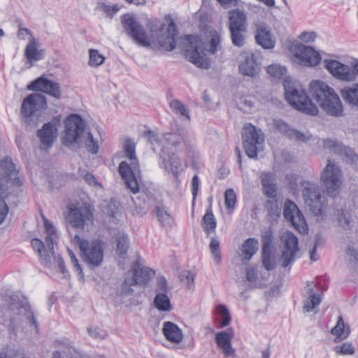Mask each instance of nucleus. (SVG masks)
I'll use <instances>...</instances> for the list:
<instances>
[{"mask_svg":"<svg viewBox=\"0 0 358 358\" xmlns=\"http://www.w3.org/2000/svg\"><path fill=\"white\" fill-rule=\"evenodd\" d=\"M64 134L62 137V144L67 147L77 145L85 147L88 152L95 155L99 152V145L92 133L86 130L84 120L77 114L70 115L64 120Z\"/></svg>","mask_w":358,"mask_h":358,"instance_id":"obj_1","label":"nucleus"},{"mask_svg":"<svg viewBox=\"0 0 358 358\" xmlns=\"http://www.w3.org/2000/svg\"><path fill=\"white\" fill-rule=\"evenodd\" d=\"M209 38V43L205 44L199 36H186V57L191 63L204 69L210 67V61L206 52L214 54L220 46L221 36L217 31H210Z\"/></svg>","mask_w":358,"mask_h":358,"instance_id":"obj_2","label":"nucleus"},{"mask_svg":"<svg viewBox=\"0 0 358 358\" xmlns=\"http://www.w3.org/2000/svg\"><path fill=\"white\" fill-rule=\"evenodd\" d=\"M312 97L329 115L338 117L343 115V106L334 89L321 80H313L309 85Z\"/></svg>","mask_w":358,"mask_h":358,"instance_id":"obj_3","label":"nucleus"},{"mask_svg":"<svg viewBox=\"0 0 358 358\" xmlns=\"http://www.w3.org/2000/svg\"><path fill=\"white\" fill-rule=\"evenodd\" d=\"M123 149L124 155L130 161V164L125 161L122 162L118 166V171L127 187L133 194H136L139 191L138 178L141 171L136 156V143L132 139L127 138Z\"/></svg>","mask_w":358,"mask_h":358,"instance_id":"obj_4","label":"nucleus"},{"mask_svg":"<svg viewBox=\"0 0 358 358\" xmlns=\"http://www.w3.org/2000/svg\"><path fill=\"white\" fill-rule=\"evenodd\" d=\"M283 86L285 99L292 106L308 115H316L318 113L317 106L312 103L300 84L285 78Z\"/></svg>","mask_w":358,"mask_h":358,"instance_id":"obj_5","label":"nucleus"},{"mask_svg":"<svg viewBox=\"0 0 358 358\" xmlns=\"http://www.w3.org/2000/svg\"><path fill=\"white\" fill-rule=\"evenodd\" d=\"M73 241L78 246L83 262L90 268H97L102 264L104 257V243L102 241L95 239L90 241L76 235Z\"/></svg>","mask_w":358,"mask_h":358,"instance_id":"obj_6","label":"nucleus"},{"mask_svg":"<svg viewBox=\"0 0 358 358\" xmlns=\"http://www.w3.org/2000/svg\"><path fill=\"white\" fill-rule=\"evenodd\" d=\"M0 224H1L7 216L8 207L4 201L6 196L7 186L6 182L10 181L13 184L20 185L22 181L17 176V171L15 164L10 159H3L0 161Z\"/></svg>","mask_w":358,"mask_h":358,"instance_id":"obj_7","label":"nucleus"},{"mask_svg":"<svg viewBox=\"0 0 358 358\" xmlns=\"http://www.w3.org/2000/svg\"><path fill=\"white\" fill-rule=\"evenodd\" d=\"M320 181L329 196L334 198L338 195L343 182V173L340 166L334 161L328 159L326 166L320 173Z\"/></svg>","mask_w":358,"mask_h":358,"instance_id":"obj_8","label":"nucleus"},{"mask_svg":"<svg viewBox=\"0 0 358 358\" xmlns=\"http://www.w3.org/2000/svg\"><path fill=\"white\" fill-rule=\"evenodd\" d=\"M301 185L303 187V199L308 210L315 216L321 215L325 203V197L322 195L319 185L309 180H303Z\"/></svg>","mask_w":358,"mask_h":358,"instance_id":"obj_9","label":"nucleus"},{"mask_svg":"<svg viewBox=\"0 0 358 358\" xmlns=\"http://www.w3.org/2000/svg\"><path fill=\"white\" fill-rule=\"evenodd\" d=\"M122 21L126 34L138 45L148 47L155 42V34H148L143 26L134 17L124 15Z\"/></svg>","mask_w":358,"mask_h":358,"instance_id":"obj_10","label":"nucleus"},{"mask_svg":"<svg viewBox=\"0 0 358 358\" xmlns=\"http://www.w3.org/2000/svg\"><path fill=\"white\" fill-rule=\"evenodd\" d=\"M242 140L248 157L257 159L258 151L262 148L264 142L262 131L257 130L251 123H247L243 128Z\"/></svg>","mask_w":358,"mask_h":358,"instance_id":"obj_11","label":"nucleus"},{"mask_svg":"<svg viewBox=\"0 0 358 358\" xmlns=\"http://www.w3.org/2000/svg\"><path fill=\"white\" fill-rule=\"evenodd\" d=\"M68 208L69 212L66 215V219L73 227L83 229L86 225L93 223L94 214L90 205L87 203L78 206L71 204Z\"/></svg>","mask_w":358,"mask_h":358,"instance_id":"obj_12","label":"nucleus"},{"mask_svg":"<svg viewBox=\"0 0 358 358\" xmlns=\"http://www.w3.org/2000/svg\"><path fill=\"white\" fill-rule=\"evenodd\" d=\"M47 108L46 98L40 94H31L27 96L21 106V114L24 117L40 115Z\"/></svg>","mask_w":358,"mask_h":358,"instance_id":"obj_13","label":"nucleus"},{"mask_svg":"<svg viewBox=\"0 0 358 358\" xmlns=\"http://www.w3.org/2000/svg\"><path fill=\"white\" fill-rule=\"evenodd\" d=\"M283 215L285 218L289 221L299 232L306 234L308 231V226L304 217L293 201L285 202Z\"/></svg>","mask_w":358,"mask_h":358,"instance_id":"obj_14","label":"nucleus"},{"mask_svg":"<svg viewBox=\"0 0 358 358\" xmlns=\"http://www.w3.org/2000/svg\"><path fill=\"white\" fill-rule=\"evenodd\" d=\"M292 51L294 57L302 65L315 66L320 62V55L311 47L298 44L292 48Z\"/></svg>","mask_w":358,"mask_h":358,"instance_id":"obj_15","label":"nucleus"},{"mask_svg":"<svg viewBox=\"0 0 358 358\" xmlns=\"http://www.w3.org/2000/svg\"><path fill=\"white\" fill-rule=\"evenodd\" d=\"M281 240L284 244L281 255L282 266L287 267L294 260L295 255L299 251L298 238L294 234L287 231L282 236Z\"/></svg>","mask_w":358,"mask_h":358,"instance_id":"obj_16","label":"nucleus"},{"mask_svg":"<svg viewBox=\"0 0 358 358\" xmlns=\"http://www.w3.org/2000/svg\"><path fill=\"white\" fill-rule=\"evenodd\" d=\"M324 64V67L334 77L343 81L354 80L351 62L350 65H345L335 59H326Z\"/></svg>","mask_w":358,"mask_h":358,"instance_id":"obj_17","label":"nucleus"},{"mask_svg":"<svg viewBox=\"0 0 358 358\" xmlns=\"http://www.w3.org/2000/svg\"><path fill=\"white\" fill-rule=\"evenodd\" d=\"M28 89L32 91L44 92L57 99H59L62 97L59 84L45 77H40L32 81L28 85Z\"/></svg>","mask_w":358,"mask_h":358,"instance_id":"obj_18","label":"nucleus"},{"mask_svg":"<svg viewBox=\"0 0 358 358\" xmlns=\"http://www.w3.org/2000/svg\"><path fill=\"white\" fill-rule=\"evenodd\" d=\"M133 278L131 280L125 279L124 284L129 286L134 285H145L155 275L154 271L145 267L138 260L136 261L132 266Z\"/></svg>","mask_w":358,"mask_h":358,"instance_id":"obj_19","label":"nucleus"},{"mask_svg":"<svg viewBox=\"0 0 358 358\" xmlns=\"http://www.w3.org/2000/svg\"><path fill=\"white\" fill-rule=\"evenodd\" d=\"M274 124L279 132L285 135L289 139L297 142L307 143L313 138V136L309 132L302 133L291 128L287 122L282 120H275Z\"/></svg>","mask_w":358,"mask_h":358,"instance_id":"obj_20","label":"nucleus"},{"mask_svg":"<svg viewBox=\"0 0 358 358\" xmlns=\"http://www.w3.org/2000/svg\"><path fill=\"white\" fill-rule=\"evenodd\" d=\"M243 61L239 65L240 72L245 75L254 77L260 71L259 58L255 53L244 52L243 54Z\"/></svg>","mask_w":358,"mask_h":358,"instance_id":"obj_21","label":"nucleus"},{"mask_svg":"<svg viewBox=\"0 0 358 358\" xmlns=\"http://www.w3.org/2000/svg\"><path fill=\"white\" fill-rule=\"evenodd\" d=\"M164 138L169 145L174 148L177 151H180L182 148H185L187 152H194V143L179 133H166L164 135Z\"/></svg>","mask_w":358,"mask_h":358,"instance_id":"obj_22","label":"nucleus"},{"mask_svg":"<svg viewBox=\"0 0 358 358\" xmlns=\"http://www.w3.org/2000/svg\"><path fill=\"white\" fill-rule=\"evenodd\" d=\"M233 336L234 333L231 329L220 331L215 334V343L225 358H234L236 356V350L231 346Z\"/></svg>","mask_w":358,"mask_h":358,"instance_id":"obj_23","label":"nucleus"},{"mask_svg":"<svg viewBox=\"0 0 358 358\" xmlns=\"http://www.w3.org/2000/svg\"><path fill=\"white\" fill-rule=\"evenodd\" d=\"M10 299L13 308H16L19 311V313L24 314L26 316L27 320H28L36 329H38L37 321L33 312L31 310L27 299L19 294H12Z\"/></svg>","mask_w":358,"mask_h":358,"instance_id":"obj_24","label":"nucleus"},{"mask_svg":"<svg viewBox=\"0 0 358 358\" xmlns=\"http://www.w3.org/2000/svg\"><path fill=\"white\" fill-rule=\"evenodd\" d=\"M160 159L159 166L175 176L183 170L181 160L176 153L168 154L167 157H165V151L163 148Z\"/></svg>","mask_w":358,"mask_h":358,"instance_id":"obj_25","label":"nucleus"},{"mask_svg":"<svg viewBox=\"0 0 358 358\" xmlns=\"http://www.w3.org/2000/svg\"><path fill=\"white\" fill-rule=\"evenodd\" d=\"M255 27L256 42L264 49L273 48L275 42L267 26L264 23H259L255 24Z\"/></svg>","mask_w":358,"mask_h":358,"instance_id":"obj_26","label":"nucleus"},{"mask_svg":"<svg viewBox=\"0 0 358 358\" xmlns=\"http://www.w3.org/2000/svg\"><path fill=\"white\" fill-rule=\"evenodd\" d=\"M37 135L40 138L43 148L52 147L57 135V128L55 124L51 122L43 124L41 129L38 130Z\"/></svg>","mask_w":358,"mask_h":358,"instance_id":"obj_27","label":"nucleus"},{"mask_svg":"<svg viewBox=\"0 0 358 358\" xmlns=\"http://www.w3.org/2000/svg\"><path fill=\"white\" fill-rule=\"evenodd\" d=\"M40 43L34 36L29 38V41L24 49V56L31 63L44 59L45 50L40 49Z\"/></svg>","mask_w":358,"mask_h":358,"instance_id":"obj_28","label":"nucleus"},{"mask_svg":"<svg viewBox=\"0 0 358 358\" xmlns=\"http://www.w3.org/2000/svg\"><path fill=\"white\" fill-rule=\"evenodd\" d=\"M178 31L173 22H171L169 24L165 36H157L156 41L165 50H173L176 46V37Z\"/></svg>","mask_w":358,"mask_h":358,"instance_id":"obj_29","label":"nucleus"},{"mask_svg":"<svg viewBox=\"0 0 358 358\" xmlns=\"http://www.w3.org/2000/svg\"><path fill=\"white\" fill-rule=\"evenodd\" d=\"M162 332L165 338L173 343H179L183 339L182 331L179 327L172 322H164Z\"/></svg>","mask_w":358,"mask_h":358,"instance_id":"obj_30","label":"nucleus"},{"mask_svg":"<svg viewBox=\"0 0 358 358\" xmlns=\"http://www.w3.org/2000/svg\"><path fill=\"white\" fill-rule=\"evenodd\" d=\"M229 29L238 28L247 29V17L243 11L234 9L229 13Z\"/></svg>","mask_w":358,"mask_h":358,"instance_id":"obj_31","label":"nucleus"},{"mask_svg":"<svg viewBox=\"0 0 358 358\" xmlns=\"http://www.w3.org/2000/svg\"><path fill=\"white\" fill-rule=\"evenodd\" d=\"M105 220L117 224L118 217L121 215L120 205L115 199H110L108 205L103 208Z\"/></svg>","mask_w":358,"mask_h":358,"instance_id":"obj_32","label":"nucleus"},{"mask_svg":"<svg viewBox=\"0 0 358 358\" xmlns=\"http://www.w3.org/2000/svg\"><path fill=\"white\" fill-rule=\"evenodd\" d=\"M33 249L38 254L41 264L45 267H49L50 264V255L45 250V244L38 238L31 240Z\"/></svg>","mask_w":358,"mask_h":358,"instance_id":"obj_33","label":"nucleus"},{"mask_svg":"<svg viewBox=\"0 0 358 358\" xmlns=\"http://www.w3.org/2000/svg\"><path fill=\"white\" fill-rule=\"evenodd\" d=\"M341 95L346 103L352 106H358V84L344 87Z\"/></svg>","mask_w":358,"mask_h":358,"instance_id":"obj_34","label":"nucleus"},{"mask_svg":"<svg viewBox=\"0 0 358 358\" xmlns=\"http://www.w3.org/2000/svg\"><path fill=\"white\" fill-rule=\"evenodd\" d=\"M116 242L117 254L120 258L125 259L129 247L128 236L123 232L119 233L116 237Z\"/></svg>","mask_w":358,"mask_h":358,"instance_id":"obj_35","label":"nucleus"},{"mask_svg":"<svg viewBox=\"0 0 358 358\" xmlns=\"http://www.w3.org/2000/svg\"><path fill=\"white\" fill-rule=\"evenodd\" d=\"M201 225L208 235L215 229L217 222L210 207L206 210L201 220Z\"/></svg>","mask_w":358,"mask_h":358,"instance_id":"obj_36","label":"nucleus"},{"mask_svg":"<svg viewBox=\"0 0 358 358\" xmlns=\"http://www.w3.org/2000/svg\"><path fill=\"white\" fill-rule=\"evenodd\" d=\"M331 334L336 336L335 342L345 339L350 334V328L345 326L343 318L339 317L336 325L331 329Z\"/></svg>","mask_w":358,"mask_h":358,"instance_id":"obj_37","label":"nucleus"},{"mask_svg":"<svg viewBox=\"0 0 358 358\" xmlns=\"http://www.w3.org/2000/svg\"><path fill=\"white\" fill-rule=\"evenodd\" d=\"M308 297L303 306L306 312H311L315 310L322 301L321 296L319 294L315 292L313 289H308Z\"/></svg>","mask_w":358,"mask_h":358,"instance_id":"obj_38","label":"nucleus"},{"mask_svg":"<svg viewBox=\"0 0 358 358\" xmlns=\"http://www.w3.org/2000/svg\"><path fill=\"white\" fill-rule=\"evenodd\" d=\"M155 307L161 311H170L173 309L171 301L165 293H158L154 299Z\"/></svg>","mask_w":358,"mask_h":358,"instance_id":"obj_39","label":"nucleus"},{"mask_svg":"<svg viewBox=\"0 0 358 358\" xmlns=\"http://www.w3.org/2000/svg\"><path fill=\"white\" fill-rule=\"evenodd\" d=\"M258 250V241L255 238H250L243 244L242 252L246 260H250Z\"/></svg>","mask_w":358,"mask_h":358,"instance_id":"obj_40","label":"nucleus"},{"mask_svg":"<svg viewBox=\"0 0 358 358\" xmlns=\"http://www.w3.org/2000/svg\"><path fill=\"white\" fill-rule=\"evenodd\" d=\"M229 31L233 45L237 47L243 46L245 41V34L247 29L241 28L231 29Z\"/></svg>","mask_w":358,"mask_h":358,"instance_id":"obj_41","label":"nucleus"},{"mask_svg":"<svg viewBox=\"0 0 358 358\" xmlns=\"http://www.w3.org/2000/svg\"><path fill=\"white\" fill-rule=\"evenodd\" d=\"M155 212L161 224L163 227H171L173 221L171 215L162 206L156 207Z\"/></svg>","mask_w":358,"mask_h":358,"instance_id":"obj_42","label":"nucleus"},{"mask_svg":"<svg viewBox=\"0 0 358 358\" xmlns=\"http://www.w3.org/2000/svg\"><path fill=\"white\" fill-rule=\"evenodd\" d=\"M323 147L325 150H328L330 152L340 155L343 151L345 148L340 142L330 138L323 140Z\"/></svg>","mask_w":358,"mask_h":358,"instance_id":"obj_43","label":"nucleus"},{"mask_svg":"<svg viewBox=\"0 0 358 358\" xmlns=\"http://www.w3.org/2000/svg\"><path fill=\"white\" fill-rule=\"evenodd\" d=\"M170 107L176 113L184 116L189 120V110L187 106L178 99L172 100L170 102Z\"/></svg>","mask_w":358,"mask_h":358,"instance_id":"obj_44","label":"nucleus"},{"mask_svg":"<svg viewBox=\"0 0 358 358\" xmlns=\"http://www.w3.org/2000/svg\"><path fill=\"white\" fill-rule=\"evenodd\" d=\"M96 9L103 11L106 14L107 17L112 18L119 11L120 7L117 4L110 6L105 2H98Z\"/></svg>","mask_w":358,"mask_h":358,"instance_id":"obj_45","label":"nucleus"},{"mask_svg":"<svg viewBox=\"0 0 358 358\" xmlns=\"http://www.w3.org/2000/svg\"><path fill=\"white\" fill-rule=\"evenodd\" d=\"M272 255V250H262V264L267 271H271L275 267V262Z\"/></svg>","mask_w":358,"mask_h":358,"instance_id":"obj_46","label":"nucleus"},{"mask_svg":"<svg viewBox=\"0 0 358 358\" xmlns=\"http://www.w3.org/2000/svg\"><path fill=\"white\" fill-rule=\"evenodd\" d=\"M89 55V65L90 66H98L103 64L105 62V57L100 54L97 50H90Z\"/></svg>","mask_w":358,"mask_h":358,"instance_id":"obj_47","label":"nucleus"},{"mask_svg":"<svg viewBox=\"0 0 358 358\" xmlns=\"http://www.w3.org/2000/svg\"><path fill=\"white\" fill-rule=\"evenodd\" d=\"M210 252L217 264H220L222 259L220 241L215 238H212L210 243Z\"/></svg>","mask_w":358,"mask_h":358,"instance_id":"obj_48","label":"nucleus"},{"mask_svg":"<svg viewBox=\"0 0 358 358\" xmlns=\"http://www.w3.org/2000/svg\"><path fill=\"white\" fill-rule=\"evenodd\" d=\"M143 137L147 139L148 143L152 146V149L155 151V146H159L161 140L158 134L152 130H148L143 133Z\"/></svg>","mask_w":358,"mask_h":358,"instance_id":"obj_49","label":"nucleus"},{"mask_svg":"<svg viewBox=\"0 0 358 358\" xmlns=\"http://www.w3.org/2000/svg\"><path fill=\"white\" fill-rule=\"evenodd\" d=\"M55 346L59 348L66 357H71L74 352V348L72 347L71 342L67 339L57 341Z\"/></svg>","mask_w":358,"mask_h":358,"instance_id":"obj_50","label":"nucleus"},{"mask_svg":"<svg viewBox=\"0 0 358 358\" xmlns=\"http://www.w3.org/2000/svg\"><path fill=\"white\" fill-rule=\"evenodd\" d=\"M224 201L227 209L232 210L236 203V194L234 189H228L224 194Z\"/></svg>","mask_w":358,"mask_h":358,"instance_id":"obj_51","label":"nucleus"},{"mask_svg":"<svg viewBox=\"0 0 358 358\" xmlns=\"http://www.w3.org/2000/svg\"><path fill=\"white\" fill-rule=\"evenodd\" d=\"M218 313L222 317V320L220 323L221 327H227L231 322V316L227 308L224 305H220L217 308Z\"/></svg>","mask_w":358,"mask_h":358,"instance_id":"obj_52","label":"nucleus"},{"mask_svg":"<svg viewBox=\"0 0 358 358\" xmlns=\"http://www.w3.org/2000/svg\"><path fill=\"white\" fill-rule=\"evenodd\" d=\"M266 71L275 78H280L286 73V69L278 64H271L267 67Z\"/></svg>","mask_w":358,"mask_h":358,"instance_id":"obj_53","label":"nucleus"},{"mask_svg":"<svg viewBox=\"0 0 358 358\" xmlns=\"http://www.w3.org/2000/svg\"><path fill=\"white\" fill-rule=\"evenodd\" d=\"M346 254L350 266L354 268H358V250L352 246H348Z\"/></svg>","mask_w":358,"mask_h":358,"instance_id":"obj_54","label":"nucleus"},{"mask_svg":"<svg viewBox=\"0 0 358 358\" xmlns=\"http://www.w3.org/2000/svg\"><path fill=\"white\" fill-rule=\"evenodd\" d=\"M273 233L271 230L265 231L262 234V250H272Z\"/></svg>","mask_w":358,"mask_h":358,"instance_id":"obj_55","label":"nucleus"},{"mask_svg":"<svg viewBox=\"0 0 358 358\" xmlns=\"http://www.w3.org/2000/svg\"><path fill=\"white\" fill-rule=\"evenodd\" d=\"M352 220L348 214L342 211L338 215V224L344 229H350V223Z\"/></svg>","mask_w":358,"mask_h":358,"instance_id":"obj_56","label":"nucleus"},{"mask_svg":"<svg viewBox=\"0 0 358 358\" xmlns=\"http://www.w3.org/2000/svg\"><path fill=\"white\" fill-rule=\"evenodd\" d=\"M68 251H69V255L71 259V264L73 265V268H75V271L76 272H78V273L79 274L80 278L83 279L84 273L83 272V269L79 264L78 259L76 258V255L71 250L69 249Z\"/></svg>","mask_w":358,"mask_h":358,"instance_id":"obj_57","label":"nucleus"},{"mask_svg":"<svg viewBox=\"0 0 358 358\" xmlns=\"http://www.w3.org/2000/svg\"><path fill=\"white\" fill-rule=\"evenodd\" d=\"M275 176L273 173L265 172L261 175V182L263 187L275 184Z\"/></svg>","mask_w":358,"mask_h":358,"instance_id":"obj_58","label":"nucleus"},{"mask_svg":"<svg viewBox=\"0 0 358 358\" xmlns=\"http://www.w3.org/2000/svg\"><path fill=\"white\" fill-rule=\"evenodd\" d=\"M47 234H48V235L45 238V244L49 249L50 253L52 256H54L55 255L54 244L56 243V241H57V235H56L55 232L47 233Z\"/></svg>","mask_w":358,"mask_h":358,"instance_id":"obj_59","label":"nucleus"},{"mask_svg":"<svg viewBox=\"0 0 358 358\" xmlns=\"http://www.w3.org/2000/svg\"><path fill=\"white\" fill-rule=\"evenodd\" d=\"M336 352L342 355H353L355 353V348L351 343H345L340 347L336 346Z\"/></svg>","mask_w":358,"mask_h":358,"instance_id":"obj_60","label":"nucleus"},{"mask_svg":"<svg viewBox=\"0 0 358 358\" xmlns=\"http://www.w3.org/2000/svg\"><path fill=\"white\" fill-rule=\"evenodd\" d=\"M316 37L317 34L315 31H303L299 36L304 43H312L315 41Z\"/></svg>","mask_w":358,"mask_h":358,"instance_id":"obj_61","label":"nucleus"},{"mask_svg":"<svg viewBox=\"0 0 358 358\" xmlns=\"http://www.w3.org/2000/svg\"><path fill=\"white\" fill-rule=\"evenodd\" d=\"M255 106V103L251 98H243L240 102V108L245 112L251 110Z\"/></svg>","mask_w":358,"mask_h":358,"instance_id":"obj_62","label":"nucleus"},{"mask_svg":"<svg viewBox=\"0 0 358 358\" xmlns=\"http://www.w3.org/2000/svg\"><path fill=\"white\" fill-rule=\"evenodd\" d=\"M263 190L265 195L271 199H275L277 195V188L275 184L263 187Z\"/></svg>","mask_w":358,"mask_h":358,"instance_id":"obj_63","label":"nucleus"},{"mask_svg":"<svg viewBox=\"0 0 358 358\" xmlns=\"http://www.w3.org/2000/svg\"><path fill=\"white\" fill-rule=\"evenodd\" d=\"M299 176L296 173H290L286 176V179L292 189H296L298 187Z\"/></svg>","mask_w":358,"mask_h":358,"instance_id":"obj_64","label":"nucleus"}]
</instances>
